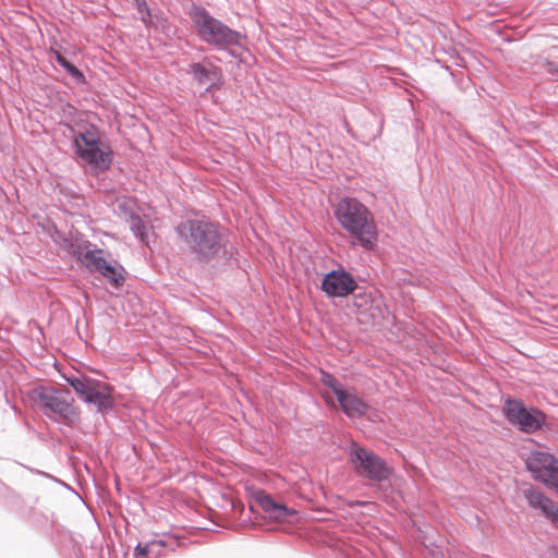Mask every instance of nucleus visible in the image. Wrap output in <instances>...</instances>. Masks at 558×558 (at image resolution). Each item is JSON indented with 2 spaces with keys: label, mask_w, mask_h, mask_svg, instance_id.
<instances>
[{
  "label": "nucleus",
  "mask_w": 558,
  "mask_h": 558,
  "mask_svg": "<svg viewBox=\"0 0 558 558\" xmlns=\"http://www.w3.org/2000/svg\"><path fill=\"white\" fill-rule=\"evenodd\" d=\"M335 217L349 233L353 244L372 251L378 242V229L372 211L354 197H343L335 208Z\"/></svg>",
  "instance_id": "obj_1"
},
{
  "label": "nucleus",
  "mask_w": 558,
  "mask_h": 558,
  "mask_svg": "<svg viewBox=\"0 0 558 558\" xmlns=\"http://www.w3.org/2000/svg\"><path fill=\"white\" fill-rule=\"evenodd\" d=\"M185 244L199 262H209L222 250L221 233L217 225L190 220L179 228Z\"/></svg>",
  "instance_id": "obj_2"
},
{
  "label": "nucleus",
  "mask_w": 558,
  "mask_h": 558,
  "mask_svg": "<svg viewBox=\"0 0 558 558\" xmlns=\"http://www.w3.org/2000/svg\"><path fill=\"white\" fill-rule=\"evenodd\" d=\"M77 156L86 162L94 172L107 170L112 161V151L100 141L97 128L88 125L74 135Z\"/></svg>",
  "instance_id": "obj_3"
},
{
  "label": "nucleus",
  "mask_w": 558,
  "mask_h": 558,
  "mask_svg": "<svg viewBox=\"0 0 558 558\" xmlns=\"http://www.w3.org/2000/svg\"><path fill=\"white\" fill-rule=\"evenodd\" d=\"M190 17L197 35L205 43L218 47L240 44V33L232 31L221 21L211 16L204 8L195 7L191 11Z\"/></svg>",
  "instance_id": "obj_4"
},
{
  "label": "nucleus",
  "mask_w": 558,
  "mask_h": 558,
  "mask_svg": "<svg viewBox=\"0 0 558 558\" xmlns=\"http://www.w3.org/2000/svg\"><path fill=\"white\" fill-rule=\"evenodd\" d=\"M27 397L33 407L40 409L47 416L54 420L69 421L76 415L69 390L61 391L40 386L31 390Z\"/></svg>",
  "instance_id": "obj_5"
},
{
  "label": "nucleus",
  "mask_w": 558,
  "mask_h": 558,
  "mask_svg": "<svg viewBox=\"0 0 558 558\" xmlns=\"http://www.w3.org/2000/svg\"><path fill=\"white\" fill-rule=\"evenodd\" d=\"M72 254L81 260L89 271L100 272L113 287L119 288L124 283V268L117 262L113 264L109 263L106 259V256H109V254L101 248H90L88 241L84 244L73 246Z\"/></svg>",
  "instance_id": "obj_6"
},
{
  "label": "nucleus",
  "mask_w": 558,
  "mask_h": 558,
  "mask_svg": "<svg viewBox=\"0 0 558 558\" xmlns=\"http://www.w3.org/2000/svg\"><path fill=\"white\" fill-rule=\"evenodd\" d=\"M349 460L356 474L369 481L383 482L392 473V469L383 459L356 442L350 447Z\"/></svg>",
  "instance_id": "obj_7"
},
{
  "label": "nucleus",
  "mask_w": 558,
  "mask_h": 558,
  "mask_svg": "<svg viewBox=\"0 0 558 558\" xmlns=\"http://www.w3.org/2000/svg\"><path fill=\"white\" fill-rule=\"evenodd\" d=\"M69 385L87 403H93L99 411L113 408V387L88 376L66 378Z\"/></svg>",
  "instance_id": "obj_8"
},
{
  "label": "nucleus",
  "mask_w": 558,
  "mask_h": 558,
  "mask_svg": "<svg viewBox=\"0 0 558 558\" xmlns=\"http://www.w3.org/2000/svg\"><path fill=\"white\" fill-rule=\"evenodd\" d=\"M525 471L531 477L558 494V458L542 450H530Z\"/></svg>",
  "instance_id": "obj_9"
},
{
  "label": "nucleus",
  "mask_w": 558,
  "mask_h": 558,
  "mask_svg": "<svg viewBox=\"0 0 558 558\" xmlns=\"http://www.w3.org/2000/svg\"><path fill=\"white\" fill-rule=\"evenodd\" d=\"M357 287L354 278L344 270H332L327 274L322 282V290L329 296H347Z\"/></svg>",
  "instance_id": "obj_10"
},
{
  "label": "nucleus",
  "mask_w": 558,
  "mask_h": 558,
  "mask_svg": "<svg viewBox=\"0 0 558 558\" xmlns=\"http://www.w3.org/2000/svg\"><path fill=\"white\" fill-rule=\"evenodd\" d=\"M525 499L532 509L558 527V506L553 499L532 486L525 488Z\"/></svg>",
  "instance_id": "obj_11"
},
{
  "label": "nucleus",
  "mask_w": 558,
  "mask_h": 558,
  "mask_svg": "<svg viewBox=\"0 0 558 558\" xmlns=\"http://www.w3.org/2000/svg\"><path fill=\"white\" fill-rule=\"evenodd\" d=\"M255 502L262 508L266 518L277 522H284L296 514L294 509L288 508L286 505L277 502L265 492H257Z\"/></svg>",
  "instance_id": "obj_12"
},
{
  "label": "nucleus",
  "mask_w": 558,
  "mask_h": 558,
  "mask_svg": "<svg viewBox=\"0 0 558 558\" xmlns=\"http://www.w3.org/2000/svg\"><path fill=\"white\" fill-rule=\"evenodd\" d=\"M342 411L350 417H360L368 410L367 403L347 390L337 398Z\"/></svg>",
  "instance_id": "obj_13"
},
{
  "label": "nucleus",
  "mask_w": 558,
  "mask_h": 558,
  "mask_svg": "<svg viewBox=\"0 0 558 558\" xmlns=\"http://www.w3.org/2000/svg\"><path fill=\"white\" fill-rule=\"evenodd\" d=\"M504 411L508 421L515 425L519 430H523V404L519 401L508 399Z\"/></svg>",
  "instance_id": "obj_14"
},
{
  "label": "nucleus",
  "mask_w": 558,
  "mask_h": 558,
  "mask_svg": "<svg viewBox=\"0 0 558 558\" xmlns=\"http://www.w3.org/2000/svg\"><path fill=\"white\" fill-rule=\"evenodd\" d=\"M545 421L546 415L541 410L525 407V434L541 429Z\"/></svg>",
  "instance_id": "obj_15"
},
{
  "label": "nucleus",
  "mask_w": 558,
  "mask_h": 558,
  "mask_svg": "<svg viewBox=\"0 0 558 558\" xmlns=\"http://www.w3.org/2000/svg\"><path fill=\"white\" fill-rule=\"evenodd\" d=\"M50 53L54 56L57 62L64 68L73 77L83 78V73L73 64H71L58 50L50 49Z\"/></svg>",
  "instance_id": "obj_16"
},
{
  "label": "nucleus",
  "mask_w": 558,
  "mask_h": 558,
  "mask_svg": "<svg viewBox=\"0 0 558 558\" xmlns=\"http://www.w3.org/2000/svg\"><path fill=\"white\" fill-rule=\"evenodd\" d=\"M320 380L325 386L329 387L333 391L337 398L344 391L340 383L332 375L326 372H322Z\"/></svg>",
  "instance_id": "obj_17"
},
{
  "label": "nucleus",
  "mask_w": 558,
  "mask_h": 558,
  "mask_svg": "<svg viewBox=\"0 0 558 558\" xmlns=\"http://www.w3.org/2000/svg\"><path fill=\"white\" fill-rule=\"evenodd\" d=\"M191 72L194 74L198 82H203L209 76L210 71L201 63H194L191 65Z\"/></svg>",
  "instance_id": "obj_18"
},
{
  "label": "nucleus",
  "mask_w": 558,
  "mask_h": 558,
  "mask_svg": "<svg viewBox=\"0 0 558 558\" xmlns=\"http://www.w3.org/2000/svg\"><path fill=\"white\" fill-rule=\"evenodd\" d=\"M137 2V10L140 13H142V21L144 23H149L150 22V12H149V9H148V5L146 3L145 0H136Z\"/></svg>",
  "instance_id": "obj_19"
},
{
  "label": "nucleus",
  "mask_w": 558,
  "mask_h": 558,
  "mask_svg": "<svg viewBox=\"0 0 558 558\" xmlns=\"http://www.w3.org/2000/svg\"><path fill=\"white\" fill-rule=\"evenodd\" d=\"M154 544H157V542H151L149 544H138L136 547H135V556L136 558H146V556L148 555L149 553V548L151 545Z\"/></svg>",
  "instance_id": "obj_20"
},
{
  "label": "nucleus",
  "mask_w": 558,
  "mask_h": 558,
  "mask_svg": "<svg viewBox=\"0 0 558 558\" xmlns=\"http://www.w3.org/2000/svg\"><path fill=\"white\" fill-rule=\"evenodd\" d=\"M368 303V296L367 295H356L355 296V305L361 307L363 305H366Z\"/></svg>",
  "instance_id": "obj_21"
},
{
  "label": "nucleus",
  "mask_w": 558,
  "mask_h": 558,
  "mask_svg": "<svg viewBox=\"0 0 558 558\" xmlns=\"http://www.w3.org/2000/svg\"><path fill=\"white\" fill-rule=\"evenodd\" d=\"M524 442H525V445H526L527 442H533V440H532L531 438H525V439H524ZM526 449H527V447L525 446V450H526Z\"/></svg>",
  "instance_id": "obj_22"
}]
</instances>
